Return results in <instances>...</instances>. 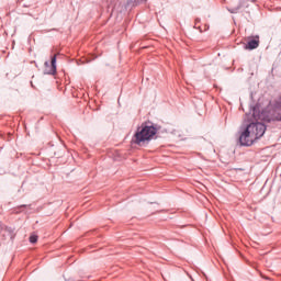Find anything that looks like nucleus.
Listing matches in <instances>:
<instances>
[{
    "label": "nucleus",
    "mask_w": 281,
    "mask_h": 281,
    "mask_svg": "<svg viewBox=\"0 0 281 281\" xmlns=\"http://www.w3.org/2000/svg\"><path fill=\"white\" fill-rule=\"evenodd\" d=\"M198 30H199L200 32H203V30L201 29V26H199Z\"/></svg>",
    "instance_id": "14"
},
{
    "label": "nucleus",
    "mask_w": 281,
    "mask_h": 281,
    "mask_svg": "<svg viewBox=\"0 0 281 281\" xmlns=\"http://www.w3.org/2000/svg\"><path fill=\"white\" fill-rule=\"evenodd\" d=\"M268 122H281V112H274V114L268 119Z\"/></svg>",
    "instance_id": "7"
},
{
    "label": "nucleus",
    "mask_w": 281,
    "mask_h": 281,
    "mask_svg": "<svg viewBox=\"0 0 281 281\" xmlns=\"http://www.w3.org/2000/svg\"><path fill=\"white\" fill-rule=\"evenodd\" d=\"M238 142L240 146H254V144H256V140L247 125L245 127H240Z\"/></svg>",
    "instance_id": "3"
},
{
    "label": "nucleus",
    "mask_w": 281,
    "mask_h": 281,
    "mask_svg": "<svg viewBox=\"0 0 281 281\" xmlns=\"http://www.w3.org/2000/svg\"><path fill=\"white\" fill-rule=\"evenodd\" d=\"M228 12H231V14H238V11L240 10V5H237L235 8H227Z\"/></svg>",
    "instance_id": "8"
},
{
    "label": "nucleus",
    "mask_w": 281,
    "mask_h": 281,
    "mask_svg": "<svg viewBox=\"0 0 281 281\" xmlns=\"http://www.w3.org/2000/svg\"><path fill=\"white\" fill-rule=\"evenodd\" d=\"M199 23H201V19L196 18L195 19V25H199Z\"/></svg>",
    "instance_id": "11"
},
{
    "label": "nucleus",
    "mask_w": 281,
    "mask_h": 281,
    "mask_svg": "<svg viewBox=\"0 0 281 281\" xmlns=\"http://www.w3.org/2000/svg\"><path fill=\"white\" fill-rule=\"evenodd\" d=\"M5 232H9L10 234H13L14 229H12V227H7Z\"/></svg>",
    "instance_id": "10"
},
{
    "label": "nucleus",
    "mask_w": 281,
    "mask_h": 281,
    "mask_svg": "<svg viewBox=\"0 0 281 281\" xmlns=\"http://www.w3.org/2000/svg\"><path fill=\"white\" fill-rule=\"evenodd\" d=\"M250 111L252 112V117L258 122V120H261L262 112H260V103H257L254 106H250Z\"/></svg>",
    "instance_id": "6"
},
{
    "label": "nucleus",
    "mask_w": 281,
    "mask_h": 281,
    "mask_svg": "<svg viewBox=\"0 0 281 281\" xmlns=\"http://www.w3.org/2000/svg\"><path fill=\"white\" fill-rule=\"evenodd\" d=\"M110 1V5H113V3L115 2V0H108Z\"/></svg>",
    "instance_id": "12"
},
{
    "label": "nucleus",
    "mask_w": 281,
    "mask_h": 281,
    "mask_svg": "<svg viewBox=\"0 0 281 281\" xmlns=\"http://www.w3.org/2000/svg\"><path fill=\"white\" fill-rule=\"evenodd\" d=\"M159 127H157V125L153 123H143L140 127L136 130L132 142H134L137 146H142L143 144H146V142H151L157 135Z\"/></svg>",
    "instance_id": "1"
},
{
    "label": "nucleus",
    "mask_w": 281,
    "mask_h": 281,
    "mask_svg": "<svg viewBox=\"0 0 281 281\" xmlns=\"http://www.w3.org/2000/svg\"><path fill=\"white\" fill-rule=\"evenodd\" d=\"M260 46V36H256V38H252L248 41L247 45L245 46V49H258Z\"/></svg>",
    "instance_id": "5"
},
{
    "label": "nucleus",
    "mask_w": 281,
    "mask_h": 281,
    "mask_svg": "<svg viewBox=\"0 0 281 281\" xmlns=\"http://www.w3.org/2000/svg\"><path fill=\"white\" fill-rule=\"evenodd\" d=\"M44 67V74L46 76H54L56 74V55L50 57V64L49 61H45Z\"/></svg>",
    "instance_id": "4"
},
{
    "label": "nucleus",
    "mask_w": 281,
    "mask_h": 281,
    "mask_svg": "<svg viewBox=\"0 0 281 281\" xmlns=\"http://www.w3.org/2000/svg\"><path fill=\"white\" fill-rule=\"evenodd\" d=\"M20 207H30V205L23 204V205H21Z\"/></svg>",
    "instance_id": "13"
},
{
    "label": "nucleus",
    "mask_w": 281,
    "mask_h": 281,
    "mask_svg": "<svg viewBox=\"0 0 281 281\" xmlns=\"http://www.w3.org/2000/svg\"><path fill=\"white\" fill-rule=\"evenodd\" d=\"M30 243L34 245L35 243H38V236L37 235H31L30 236Z\"/></svg>",
    "instance_id": "9"
},
{
    "label": "nucleus",
    "mask_w": 281,
    "mask_h": 281,
    "mask_svg": "<svg viewBox=\"0 0 281 281\" xmlns=\"http://www.w3.org/2000/svg\"><path fill=\"white\" fill-rule=\"evenodd\" d=\"M246 126L248 127V131H250V135H252L255 142H258V139L263 137L265 133H267V125L261 122H251Z\"/></svg>",
    "instance_id": "2"
}]
</instances>
